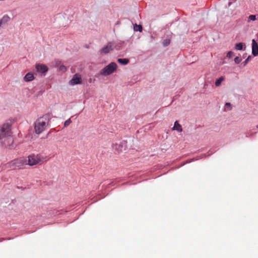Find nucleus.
I'll use <instances>...</instances> for the list:
<instances>
[{"instance_id":"22","label":"nucleus","mask_w":258,"mask_h":258,"mask_svg":"<svg viewBox=\"0 0 258 258\" xmlns=\"http://www.w3.org/2000/svg\"><path fill=\"white\" fill-rule=\"evenodd\" d=\"M234 55V52L230 51L227 53V57L228 58H231Z\"/></svg>"},{"instance_id":"12","label":"nucleus","mask_w":258,"mask_h":258,"mask_svg":"<svg viewBox=\"0 0 258 258\" xmlns=\"http://www.w3.org/2000/svg\"><path fill=\"white\" fill-rule=\"evenodd\" d=\"M172 129L173 130H176L180 133L182 131L181 125L177 121H176L174 122V126L173 127Z\"/></svg>"},{"instance_id":"5","label":"nucleus","mask_w":258,"mask_h":258,"mask_svg":"<svg viewBox=\"0 0 258 258\" xmlns=\"http://www.w3.org/2000/svg\"><path fill=\"white\" fill-rule=\"evenodd\" d=\"M27 159L24 157H22L13 160L12 163L15 168L17 167L21 168L24 165H27Z\"/></svg>"},{"instance_id":"11","label":"nucleus","mask_w":258,"mask_h":258,"mask_svg":"<svg viewBox=\"0 0 258 258\" xmlns=\"http://www.w3.org/2000/svg\"><path fill=\"white\" fill-rule=\"evenodd\" d=\"M33 74L31 73H27L24 77V80L25 82H30L34 79Z\"/></svg>"},{"instance_id":"13","label":"nucleus","mask_w":258,"mask_h":258,"mask_svg":"<svg viewBox=\"0 0 258 258\" xmlns=\"http://www.w3.org/2000/svg\"><path fill=\"white\" fill-rule=\"evenodd\" d=\"M117 62L120 64L125 65L129 62V60L127 58H118L117 59Z\"/></svg>"},{"instance_id":"1","label":"nucleus","mask_w":258,"mask_h":258,"mask_svg":"<svg viewBox=\"0 0 258 258\" xmlns=\"http://www.w3.org/2000/svg\"><path fill=\"white\" fill-rule=\"evenodd\" d=\"M11 127V123L6 122L0 127V141L1 143L6 147L11 146L13 143Z\"/></svg>"},{"instance_id":"10","label":"nucleus","mask_w":258,"mask_h":258,"mask_svg":"<svg viewBox=\"0 0 258 258\" xmlns=\"http://www.w3.org/2000/svg\"><path fill=\"white\" fill-rule=\"evenodd\" d=\"M36 69L38 72L45 73L48 71L47 67L44 64H37L36 66Z\"/></svg>"},{"instance_id":"18","label":"nucleus","mask_w":258,"mask_h":258,"mask_svg":"<svg viewBox=\"0 0 258 258\" xmlns=\"http://www.w3.org/2000/svg\"><path fill=\"white\" fill-rule=\"evenodd\" d=\"M256 19V16L253 15H251L249 16L248 18V22H250V21H255Z\"/></svg>"},{"instance_id":"6","label":"nucleus","mask_w":258,"mask_h":258,"mask_svg":"<svg viewBox=\"0 0 258 258\" xmlns=\"http://www.w3.org/2000/svg\"><path fill=\"white\" fill-rule=\"evenodd\" d=\"M82 82V78L80 75L76 74L70 81V84L72 85L81 84Z\"/></svg>"},{"instance_id":"17","label":"nucleus","mask_w":258,"mask_h":258,"mask_svg":"<svg viewBox=\"0 0 258 258\" xmlns=\"http://www.w3.org/2000/svg\"><path fill=\"white\" fill-rule=\"evenodd\" d=\"M251 58V56L250 55L248 56V57L241 63V65H242L243 67H245Z\"/></svg>"},{"instance_id":"20","label":"nucleus","mask_w":258,"mask_h":258,"mask_svg":"<svg viewBox=\"0 0 258 258\" xmlns=\"http://www.w3.org/2000/svg\"><path fill=\"white\" fill-rule=\"evenodd\" d=\"M241 60H242V59L238 56H236L234 58V61L236 64L239 63Z\"/></svg>"},{"instance_id":"25","label":"nucleus","mask_w":258,"mask_h":258,"mask_svg":"<svg viewBox=\"0 0 258 258\" xmlns=\"http://www.w3.org/2000/svg\"><path fill=\"white\" fill-rule=\"evenodd\" d=\"M256 128H258V124L256 125Z\"/></svg>"},{"instance_id":"7","label":"nucleus","mask_w":258,"mask_h":258,"mask_svg":"<svg viewBox=\"0 0 258 258\" xmlns=\"http://www.w3.org/2000/svg\"><path fill=\"white\" fill-rule=\"evenodd\" d=\"M113 44L111 42H109L107 44L103 47L102 49L100 50V53H104L106 54L109 52L113 49Z\"/></svg>"},{"instance_id":"3","label":"nucleus","mask_w":258,"mask_h":258,"mask_svg":"<svg viewBox=\"0 0 258 258\" xmlns=\"http://www.w3.org/2000/svg\"><path fill=\"white\" fill-rule=\"evenodd\" d=\"M49 158L45 156H44L42 154H32L29 155L28 157V159L27 160V165L30 166H33L37 164H42L44 162L48 161Z\"/></svg>"},{"instance_id":"24","label":"nucleus","mask_w":258,"mask_h":258,"mask_svg":"<svg viewBox=\"0 0 258 258\" xmlns=\"http://www.w3.org/2000/svg\"><path fill=\"white\" fill-rule=\"evenodd\" d=\"M59 70L64 72L66 71L67 69L64 66L62 65L59 67Z\"/></svg>"},{"instance_id":"16","label":"nucleus","mask_w":258,"mask_h":258,"mask_svg":"<svg viewBox=\"0 0 258 258\" xmlns=\"http://www.w3.org/2000/svg\"><path fill=\"white\" fill-rule=\"evenodd\" d=\"M142 26L140 25H137V24H136L135 26H134V30L136 31H140V32H141L142 31Z\"/></svg>"},{"instance_id":"2","label":"nucleus","mask_w":258,"mask_h":258,"mask_svg":"<svg viewBox=\"0 0 258 258\" xmlns=\"http://www.w3.org/2000/svg\"><path fill=\"white\" fill-rule=\"evenodd\" d=\"M51 119V114L47 113L38 118L35 122V132L37 134L42 133L49 124Z\"/></svg>"},{"instance_id":"4","label":"nucleus","mask_w":258,"mask_h":258,"mask_svg":"<svg viewBox=\"0 0 258 258\" xmlns=\"http://www.w3.org/2000/svg\"><path fill=\"white\" fill-rule=\"evenodd\" d=\"M117 67L115 62H111L101 70L100 74L103 76L109 75L116 71Z\"/></svg>"},{"instance_id":"19","label":"nucleus","mask_w":258,"mask_h":258,"mask_svg":"<svg viewBox=\"0 0 258 258\" xmlns=\"http://www.w3.org/2000/svg\"><path fill=\"white\" fill-rule=\"evenodd\" d=\"M170 40L168 39H166L163 40V45L164 46H167L170 44Z\"/></svg>"},{"instance_id":"26","label":"nucleus","mask_w":258,"mask_h":258,"mask_svg":"<svg viewBox=\"0 0 258 258\" xmlns=\"http://www.w3.org/2000/svg\"><path fill=\"white\" fill-rule=\"evenodd\" d=\"M0 1H3V0H0Z\"/></svg>"},{"instance_id":"14","label":"nucleus","mask_w":258,"mask_h":258,"mask_svg":"<svg viewBox=\"0 0 258 258\" xmlns=\"http://www.w3.org/2000/svg\"><path fill=\"white\" fill-rule=\"evenodd\" d=\"M225 79L224 77L221 76L218 79H217L215 82V85L217 87H219L221 85V82L223 81Z\"/></svg>"},{"instance_id":"15","label":"nucleus","mask_w":258,"mask_h":258,"mask_svg":"<svg viewBox=\"0 0 258 258\" xmlns=\"http://www.w3.org/2000/svg\"><path fill=\"white\" fill-rule=\"evenodd\" d=\"M244 45L243 43H237L235 45V49L237 50H242Z\"/></svg>"},{"instance_id":"8","label":"nucleus","mask_w":258,"mask_h":258,"mask_svg":"<svg viewBox=\"0 0 258 258\" xmlns=\"http://www.w3.org/2000/svg\"><path fill=\"white\" fill-rule=\"evenodd\" d=\"M252 53L254 56L258 55V44L254 39L252 40Z\"/></svg>"},{"instance_id":"23","label":"nucleus","mask_w":258,"mask_h":258,"mask_svg":"<svg viewBox=\"0 0 258 258\" xmlns=\"http://www.w3.org/2000/svg\"><path fill=\"white\" fill-rule=\"evenodd\" d=\"M225 107L227 108L228 110H230L232 109L231 104L230 103H226L225 104Z\"/></svg>"},{"instance_id":"21","label":"nucleus","mask_w":258,"mask_h":258,"mask_svg":"<svg viewBox=\"0 0 258 258\" xmlns=\"http://www.w3.org/2000/svg\"><path fill=\"white\" fill-rule=\"evenodd\" d=\"M72 122V121L71 120V119H69L68 120H67L64 123V127H67V126H68Z\"/></svg>"},{"instance_id":"9","label":"nucleus","mask_w":258,"mask_h":258,"mask_svg":"<svg viewBox=\"0 0 258 258\" xmlns=\"http://www.w3.org/2000/svg\"><path fill=\"white\" fill-rule=\"evenodd\" d=\"M11 20V18L8 15H5L2 19H0V28L3 25L7 24Z\"/></svg>"}]
</instances>
